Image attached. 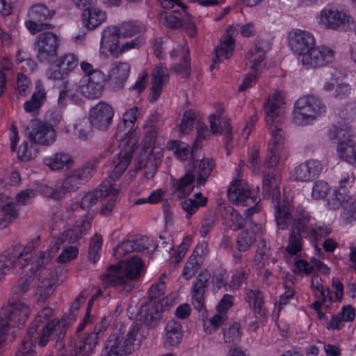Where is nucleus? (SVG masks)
<instances>
[{"label":"nucleus","mask_w":356,"mask_h":356,"mask_svg":"<svg viewBox=\"0 0 356 356\" xmlns=\"http://www.w3.org/2000/svg\"><path fill=\"white\" fill-rule=\"evenodd\" d=\"M85 25L90 29H93L100 25L106 19V14L98 8L91 7L82 13Z\"/></svg>","instance_id":"a19ab883"},{"label":"nucleus","mask_w":356,"mask_h":356,"mask_svg":"<svg viewBox=\"0 0 356 356\" xmlns=\"http://www.w3.org/2000/svg\"><path fill=\"white\" fill-rule=\"evenodd\" d=\"M315 223V219L308 212L303 209H298L292 221L291 229L307 238L310 236L312 233H314Z\"/></svg>","instance_id":"5701e85b"},{"label":"nucleus","mask_w":356,"mask_h":356,"mask_svg":"<svg viewBox=\"0 0 356 356\" xmlns=\"http://www.w3.org/2000/svg\"><path fill=\"white\" fill-rule=\"evenodd\" d=\"M280 179L274 174L264 173L263 177V191L266 195H271L273 201L280 197Z\"/></svg>","instance_id":"c03bdc74"},{"label":"nucleus","mask_w":356,"mask_h":356,"mask_svg":"<svg viewBox=\"0 0 356 356\" xmlns=\"http://www.w3.org/2000/svg\"><path fill=\"white\" fill-rule=\"evenodd\" d=\"M225 218L227 220L232 222L229 227L234 230L243 228L247 222L245 218H243L240 213L232 207H227L226 209Z\"/></svg>","instance_id":"13d9d810"},{"label":"nucleus","mask_w":356,"mask_h":356,"mask_svg":"<svg viewBox=\"0 0 356 356\" xmlns=\"http://www.w3.org/2000/svg\"><path fill=\"white\" fill-rule=\"evenodd\" d=\"M229 200L236 205L242 207L254 204L257 200L256 193L243 180L235 179L228 189Z\"/></svg>","instance_id":"dca6fc26"},{"label":"nucleus","mask_w":356,"mask_h":356,"mask_svg":"<svg viewBox=\"0 0 356 356\" xmlns=\"http://www.w3.org/2000/svg\"><path fill=\"white\" fill-rule=\"evenodd\" d=\"M205 252L202 246H197L186 261L182 275L188 280L193 277L201 268L205 259Z\"/></svg>","instance_id":"bb28decb"},{"label":"nucleus","mask_w":356,"mask_h":356,"mask_svg":"<svg viewBox=\"0 0 356 356\" xmlns=\"http://www.w3.org/2000/svg\"><path fill=\"white\" fill-rule=\"evenodd\" d=\"M131 70V65L127 62H115L112 64V67L107 76L112 80L117 88L123 87L124 83L127 80Z\"/></svg>","instance_id":"7c9ffc66"},{"label":"nucleus","mask_w":356,"mask_h":356,"mask_svg":"<svg viewBox=\"0 0 356 356\" xmlns=\"http://www.w3.org/2000/svg\"><path fill=\"white\" fill-rule=\"evenodd\" d=\"M152 76L149 100L151 102H155L160 97L164 83L168 79V70L162 63H159L156 65Z\"/></svg>","instance_id":"b1692460"},{"label":"nucleus","mask_w":356,"mask_h":356,"mask_svg":"<svg viewBox=\"0 0 356 356\" xmlns=\"http://www.w3.org/2000/svg\"><path fill=\"white\" fill-rule=\"evenodd\" d=\"M293 205L286 200H278L277 202L275 216L276 225L279 229L284 230L288 228L289 222L291 219Z\"/></svg>","instance_id":"2f4dec72"},{"label":"nucleus","mask_w":356,"mask_h":356,"mask_svg":"<svg viewBox=\"0 0 356 356\" xmlns=\"http://www.w3.org/2000/svg\"><path fill=\"white\" fill-rule=\"evenodd\" d=\"M60 284V275L58 270L44 271L40 275L35 293L38 296V300L44 302L54 291L56 287Z\"/></svg>","instance_id":"aec40b11"},{"label":"nucleus","mask_w":356,"mask_h":356,"mask_svg":"<svg viewBox=\"0 0 356 356\" xmlns=\"http://www.w3.org/2000/svg\"><path fill=\"white\" fill-rule=\"evenodd\" d=\"M92 128L93 125L89 119L81 120L74 126V134L80 140H87L92 136Z\"/></svg>","instance_id":"603ef678"},{"label":"nucleus","mask_w":356,"mask_h":356,"mask_svg":"<svg viewBox=\"0 0 356 356\" xmlns=\"http://www.w3.org/2000/svg\"><path fill=\"white\" fill-rule=\"evenodd\" d=\"M38 239L39 237L24 247L15 245L0 256V280L12 271L30 266L29 271L35 273L49 264L54 255L52 250L40 251L34 257L32 256V252L38 246Z\"/></svg>","instance_id":"f257e3e1"},{"label":"nucleus","mask_w":356,"mask_h":356,"mask_svg":"<svg viewBox=\"0 0 356 356\" xmlns=\"http://www.w3.org/2000/svg\"><path fill=\"white\" fill-rule=\"evenodd\" d=\"M246 296L250 302H252L255 318L260 322H264L266 318V309L261 292L257 289H247Z\"/></svg>","instance_id":"c9c22d12"},{"label":"nucleus","mask_w":356,"mask_h":356,"mask_svg":"<svg viewBox=\"0 0 356 356\" xmlns=\"http://www.w3.org/2000/svg\"><path fill=\"white\" fill-rule=\"evenodd\" d=\"M304 236L290 229L289 236L288 245L286 247V251L290 254L295 255L300 252L302 248V238Z\"/></svg>","instance_id":"864d4df0"},{"label":"nucleus","mask_w":356,"mask_h":356,"mask_svg":"<svg viewBox=\"0 0 356 356\" xmlns=\"http://www.w3.org/2000/svg\"><path fill=\"white\" fill-rule=\"evenodd\" d=\"M3 216L0 218V229L6 228L18 216V211L13 200L9 197L0 208Z\"/></svg>","instance_id":"49530a36"},{"label":"nucleus","mask_w":356,"mask_h":356,"mask_svg":"<svg viewBox=\"0 0 356 356\" xmlns=\"http://www.w3.org/2000/svg\"><path fill=\"white\" fill-rule=\"evenodd\" d=\"M182 339L181 324L170 320L165 326V344L168 346H177Z\"/></svg>","instance_id":"79ce46f5"},{"label":"nucleus","mask_w":356,"mask_h":356,"mask_svg":"<svg viewBox=\"0 0 356 356\" xmlns=\"http://www.w3.org/2000/svg\"><path fill=\"white\" fill-rule=\"evenodd\" d=\"M50 324L54 327L52 329V337L56 339V343L61 342L66 334L65 323L58 320L53 319L50 321Z\"/></svg>","instance_id":"338daca9"},{"label":"nucleus","mask_w":356,"mask_h":356,"mask_svg":"<svg viewBox=\"0 0 356 356\" xmlns=\"http://www.w3.org/2000/svg\"><path fill=\"white\" fill-rule=\"evenodd\" d=\"M161 22L168 28L177 29L181 26V21L176 13L166 12L161 16Z\"/></svg>","instance_id":"774afa93"},{"label":"nucleus","mask_w":356,"mask_h":356,"mask_svg":"<svg viewBox=\"0 0 356 356\" xmlns=\"http://www.w3.org/2000/svg\"><path fill=\"white\" fill-rule=\"evenodd\" d=\"M252 231L248 229L241 232L237 240L238 250L239 251L245 252L248 250L256 241V232L261 230V227L254 224L251 225Z\"/></svg>","instance_id":"a18cd8bd"},{"label":"nucleus","mask_w":356,"mask_h":356,"mask_svg":"<svg viewBox=\"0 0 356 356\" xmlns=\"http://www.w3.org/2000/svg\"><path fill=\"white\" fill-rule=\"evenodd\" d=\"M234 49V40L230 35L227 36L224 42L218 45L212 57V64L210 66L211 70L215 69L217 64L223 61L224 59H228L232 56Z\"/></svg>","instance_id":"f704fd0d"},{"label":"nucleus","mask_w":356,"mask_h":356,"mask_svg":"<svg viewBox=\"0 0 356 356\" xmlns=\"http://www.w3.org/2000/svg\"><path fill=\"white\" fill-rule=\"evenodd\" d=\"M334 60V52L329 47H314L311 51L302 57L301 62L307 68H317L332 63Z\"/></svg>","instance_id":"a211bd4d"},{"label":"nucleus","mask_w":356,"mask_h":356,"mask_svg":"<svg viewBox=\"0 0 356 356\" xmlns=\"http://www.w3.org/2000/svg\"><path fill=\"white\" fill-rule=\"evenodd\" d=\"M30 309L22 302H10L0 311V350L11 327L20 328L30 315Z\"/></svg>","instance_id":"423d86ee"},{"label":"nucleus","mask_w":356,"mask_h":356,"mask_svg":"<svg viewBox=\"0 0 356 356\" xmlns=\"http://www.w3.org/2000/svg\"><path fill=\"white\" fill-rule=\"evenodd\" d=\"M194 118L193 111H188L184 113L179 126V131L181 134H188L193 129Z\"/></svg>","instance_id":"69168bd1"},{"label":"nucleus","mask_w":356,"mask_h":356,"mask_svg":"<svg viewBox=\"0 0 356 356\" xmlns=\"http://www.w3.org/2000/svg\"><path fill=\"white\" fill-rule=\"evenodd\" d=\"M224 343L228 345H236L241 339L239 326L234 324L228 329L223 330Z\"/></svg>","instance_id":"bf43d9fd"},{"label":"nucleus","mask_w":356,"mask_h":356,"mask_svg":"<svg viewBox=\"0 0 356 356\" xmlns=\"http://www.w3.org/2000/svg\"><path fill=\"white\" fill-rule=\"evenodd\" d=\"M97 161H90L80 168L70 171L65 178L54 187L45 186L43 193L54 200H61L67 193L75 192L81 185L87 182L92 176L97 167Z\"/></svg>","instance_id":"7ed1b4c3"},{"label":"nucleus","mask_w":356,"mask_h":356,"mask_svg":"<svg viewBox=\"0 0 356 356\" xmlns=\"http://www.w3.org/2000/svg\"><path fill=\"white\" fill-rule=\"evenodd\" d=\"M132 151L131 147L128 151L118 152L114 156L112 160L113 170L109 177L111 181L118 180L127 168L132 159Z\"/></svg>","instance_id":"cd10ccee"},{"label":"nucleus","mask_w":356,"mask_h":356,"mask_svg":"<svg viewBox=\"0 0 356 356\" xmlns=\"http://www.w3.org/2000/svg\"><path fill=\"white\" fill-rule=\"evenodd\" d=\"M326 112L323 100L314 95H305L295 104L292 114L293 122L300 126L310 124Z\"/></svg>","instance_id":"0eeeda50"},{"label":"nucleus","mask_w":356,"mask_h":356,"mask_svg":"<svg viewBox=\"0 0 356 356\" xmlns=\"http://www.w3.org/2000/svg\"><path fill=\"white\" fill-rule=\"evenodd\" d=\"M270 248L267 246L266 242L261 240L257 250L254 257V261L257 265L263 266L268 261Z\"/></svg>","instance_id":"680f3d73"},{"label":"nucleus","mask_w":356,"mask_h":356,"mask_svg":"<svg viewBox=\"0 0 356 356\" xmlns=\"http://www.w3.org/2000/svg\"><path fill=\"white\" fill-rule=\"evenodd\" d=\"M289 45L295 54L303 57L315 46V39L312 34L307 31L295 30L290 33Z\"/></svg>","instance_id":"412c9836"},{"label":"nucleus","mask_w":356,"mask_h":356,"mask_svg":"<svg viewBox=\"0 0 356 356\" xmlns=\"http://www.w3.org/2000/svg\"><path fill=\"white\" fill-rule=\"evenodd\" d=\"M264 42L257 41L250 48L247 55L246 65L250 69L258 72L266 53Z\"/></svg>","instance_id":"e433bc0d"},{"label":"nucleus","mask_w":356,"mask_h":356,"mask_svg":"<svg viewBox=\"0 0 356 356\" xmlns=\"http://www.w3.org/2000/svg\"><path fill=\"white\" fill-rule=\"evenodd\" d=\"M102 246V236L95 234L90 240L88 250V259L92 263H96L99 257V252Z\"/></svg>","instance_id":"6e6d98bb"},{"label":"nucleus","mask_w":356,"mask_h":356,"mask_svg":"<svg viewBox=\"0 0 356 356\" xmlns=\"http://www.w3.org/2000/svg\"><path fill=\"white\" fill-rule=\"evenodd\" d=\"M140 115V108L138 106H134L127 111L123 115L122 122L119 124L117 130L118 134H122V136L127 135L133 129L135 122Z\"/></svg>","instance_id":"37998d69"},{"label":"nucleus","mask_w":356,"mask_h":356,"mask_svg":"<svg viewBox=\"0 0 356 356\" xmlns=\"http://www.w3.org/2000/svg\"><path fill=\"white\" fill-rule=\"evenodd\" d=\"M339 157L348 163H356V143H341L337 146Z\"/></svg>","instance_id":"8fccbe9b"},{"label":"nucleus","mask_w":356,"mask_h":356,"mask_svg":"<svg viewBox=\"0 0 356 356\" xmlns=\"http://www.w3.org/2000/svg\"><path fill=\"white\" fill-rule=\"evenodd\" d=\"M109 189L110 180L104 181L97 188L87 193L83 197L80 203L81 209L83 210L90 209L100 199L108 195Z\"/></svg>","instance_id":"c85d7f7f"},{"label":"nucleus","mask_w":356,"mask_h":356,"mask_svg":"<svg viewBox=\"0 0 356 356\" xmlns=\"http://www.w3.org/2000/svg\"><path fill=\"white\" fill-rule=\"evenodd\" d=\"M143 268V264L138 257H133L126 264L111 266L102 277L108 285L115 287L120 293H127L132 290V281L138 279Z\"/></svg>","instance_id":"20e7f679"},{"label":"nucleus","mask_w":356,"mask_h":356,"mask_svg":"<svg viewBox=\"0 0 356 356\" xmlns=\"http://www.w3.org/2000/svg\"><path fill=\"white\" fill-rule=\"evenodd\" d=\"M98 342L95 334H88L86 337L80 338L74 346L75 355L91 356L95 353Z\"/></svg>","instance_id":"58836bf2"},{"label":"nucleus","mask_w":356,"mask_h":356,"mask_svg":"<svg viewBox=\"0 0 356 356\" xmlns=\"http://www.w3.org/2000/svg\"><path fill=\"white\" fill-rule=\"evenodd\" d=\"M113 115L114 110L111 105L105 102H99L90 108L88 119L94 128L106 131L112 124Z\"/></svg>","instance_id":"6ab92c4d"},{"label":"nucleus","mask_w":356,"mask_h":356,"mask_svg":"<svg viewBox=\"0 0 356 356\" xmlns=\"http://www.w3.org/2000/svg\"><path fill=\"white\" fill-rule=\"evenodd\" d=\"M56 62L68 76L77 67L79 60L74 54L68 53L60 56Z\"/></svg>","instance_id":"5fc2aeb1"},{"label":"nucleus","mask_w":356,"mask_h":356,"mask_svg":"<svg viewBox=\"0 0 356 356\" xmlns=\"http://www.w3.org/2000/svg\"><path fill=\"white\" fill-rule=\"evenodd\" d=\"M150 243L145 236H140L131 240L123 241L115 249L118 257H123L132 252H143L149 249Z\"/></svg>","instance_id":"a878e982"},{"label":"nucleus","mask_w":356,"mask_h":356,"mask_svg":"<svg viewBox=\"0 0 356 356\" xmlns=\"http://www.w3.org/2000/svg\"><path fill=\"white\" fill-rule=\"evenodd\" d=\"M143 129V146L139 155L137 168H143L145 177L152 179L155 175L163 156L161 150L154 147L159 129L150 127H144Z\"/></svg>","instance_id":"39448f33"},{"label":"nucleus","mask_w":356,"mask_h":356,"mask_svg":"<svg viewBox=\"0 0 356 356\" xmlns=\"http://www.w3.org/2000/svg\"><path fill=\"white\" fill-rule=\"evenodd\" d=\"M118 29L120 31L121 35L129 38L140 33L143 26L137 22H126L122 23Z\"/></svg>","instance_id":"e2e57ef3"},{"label":"nucleus","mask_w":356,"mask_h":356,"mask_svg":"<svg viewBox=\"0 0 356 356\" xmlns=\"http://www.w3.org/2000/svg\"><path fill=\"white\" fill-rule=\"evenodd\" d=\"M120 35V31L116 26L107 27L102 35V48L107 49L113 55H118Z\"/></svg>","instance_id":"c756f323"},{"label":"nucleus","mask_w":356,"mask_h":356,"mask_svg":"<svg viewBox=\"0 0 356 356\" xmlns=\"http://www.w3.org/2000/svg\"><path fill=\"white\" fill-rule=\"evenodd\" d=\"M355 312L350 305L344 306L337 314L332 316L330 321H326L325 327L328 330H340L344 326L346 322L354 320Z\"/></svg>","instance_id":"473e14b6"},{"label":"nucleus","mask_w":356,"mask_h":356,"mask_svg":"<svg viewBox=\"0 0 356 356\" xmlns=\"http://www.w3.org/2000/svg\"><path fill=\"white\" fill-rule=\"evenodd\" d=\"M210 278V273L207 270H203L193 282L191 290L193 305L198 311H202L204 308V293Z\"/></svg>","instance_id":"4be33fe9"},{"label":"nucleus","mask_w":356,"mask_h":356,"mask_svg":"<svg viewBox=\"0 0 356 356\" xmlns=\"http://www.w3.org/2000/svg\"><path fill=\"white\" fill-rule=\"evenodd\" d=\"M170 148L173 150L176 157L181 161L186 160L190 154L189 147L178 140L171 141Z\"/></svg>","instance_id":"0e129e2a"},{"label":"nucleus","mask_w":356,"mask_h":356,"mask_svg":"<svg viewBox=\"0 0 356 356\" xmlns=\"http://www.w3.org/2000/svg\"><path fill=\"white\" fill-rule=\"evenodd\" d=\"M319 24L325 29L347 31L355 29L353 18L346 12L333 6H327L320 13Z\"/></svg>","instance_id":"9b49d317"},{"label":"nucleus","mask_w":356,"mask_h":356,"mask_svg":"<svg viewBox=\"0 0 356 356\" xmlns=\"http://www.w3.org/2000/svg\"><path fill=\"white\" fill-rule=\"evenodd\" d=\"M139 327L134 325L126 336L120 334L110 335L106 341L101 356H126L137 350L139 343H136Z\"/></svg>","instance_id":"6e6552de"},{"label":"nucleus","mask_w":356,"mask_h":356,"mask_svg":"<svg viewBox=\"0 0 356 356\" xmlns=\"http://www.w3.org/2000/svg\"><path fill=\"white\" fill-rule=\"evenodd\" d=\"M214 167V161L211 159H203L200 161L197 168L198 177L197 183L198 185L204 184Z\"/></svg>","instance_id":"3c124183"},{"label":"nucleus","mask_w":356,"mask_h":356,"mask_svg":"<svg viewBox=\"0 0 356 356\" xmlns=\"http://www.w3.org/2000/svg\"><path fill=\"white\" fill-rule=\"evenodd\" d=\"M59 44V38L53 32H44L39 34L34 42L37 59L40 63H50L57 56Z\"/></svg>","instance_id":"f8f14e48"},{"label":"nucleus","mask_w":356,"mask_h":356,"mask_svg":"<svg viewBox=\"0 0 356 356\" xmlns=\"http://www.w3.org/2000/svg\"><path fill=\"white\" fill-rule=\"evenodd\" d=\"M167 275L163 273L156 283L149 290L150 300L141 306L140 315L147 324L152 325L161 318L163 304L161 298L164 296L166 285L164 280Z\"/></svg>","instance_id":"1a4fd4ad"},{"label":"nucleus","mask_w":356,"mask_h":356,"mask_svg":"<svg viewBox=\"0 0 356 356\" xmlns=\"http://www.w3.org/2000/svg\"><path fill=\"white\" fill-rule=\"evenodd\" d=\"M54 13L44 4L33 5L28 11L29 19L26 20L25 26L33 35L53 29L54 26L45 21L51 19Z\"/></svg>","instance_id":"ddd939ff"},{"label":"nucleus","mask_w":356,"mask_h":356,"mask_svg":"<svg viewBox=\"0 0 356 356\" xmlns=\"http://www.w3.org/2000/svg\"><path fill=\"white\" fill-rule=\"evenodd\" d=\"M46 97L44 89L37 87V90L32 95L30 100L25 102L24 108L26 112L35 115L41 107Z\"/></svg>","instance_id":"09e8293b"},{"label":"nucleus","mask_w":356,"mask_h":356,"mask_svg":"<svg viewBox=\"0 0 356 356\" xmlns=\"http://www.w3.org/2000/svg\"><path fill=\"white\" fill-rule=\"evenodd\" d=\"M38 325H31L27 332V340H24V341L32 342L33 344L38 339V345L40 347L45 346L49 341L51 336H52V329L54 327L51 325L50 323H47L42 326L40 332H38Z\"/></svg>","instance_id":"72a5a7b5"},{"label":"nucleus","mask_w":356,"mask_h":356,"mask_svg":"<svg viewBox=\"0 0 356 356\" xmlns=\"http://www.w3.org/2000/svg\"><path fill=\"white\" fill-rule=\"evenodd\" d=\"M327 205L331 210H337L342 207L341 218L344 222H351L356 220V194L339 192L335 196H331L328 199Z\"/></svg>","instance_id":"4468645a"},{"label":"nucleus","mask_w":356,"mask_h":356,"mask_svg":"<svg viewBox=\"0 0 356 356\" xmlns=\"http://www.w3.org/2000/svg\"><path fill=\"white\" fill-rule=\"evenodd\" d=\"M49 168L54 171L66 170L73 165V160L68 154L63 152H58L47 157L44 161Z\"/></svg>","instance_id":"4c0bfd02"},{"label":"nucleus","mask_w":356,"mask_h":356,"mask_svg":"<svg viewBox=\"0 0 356 356\" xmlns=\"http://www.w3.org/2000/svg\"><path fill=\"white\" fill-rule=\"evenodd\" d=\"M118 189L110 182V189L108 195L104 196L103 198H108L107 202L102 206L101 213L104 216H108L111 214L115 206L116 199L118 195Z\"/></svg>","instance_id":"4d7b16f0"},{"label":"nucleus","mask_w":356,"mask_h":356,"mask_svg":"<svg viewBox=\"0 0 356 356\" xmlns=\"http://www.w3.org/2000/svg\"><path fill=\"white\" fill-rule=\"evenodd\" d=\"M80 67L86 74L83 83L79 87L81 93L88 99L99 98L107 81V75L87 61L81 62Z\"/></svg>","instance_id":"9d476101"},{"label":"nucleus","mask_w":356,"mask_h":356,"mask_svg":"<svg viewBox=\"0 0 356 356\" xmlns=\"http://www.w3.org/2000/svg\"><path fill=\"white\" fill-rule=\"evenodd\" d=\"M181 51V63L175 65L172 70L176 73L180 74L184 78H188L191 75V65L188 60L189 49L187 46H178L170 52L171 58L174 57L175 52Z\"/></svg>","instance_id":"ea45409f"},{"label":"nucleus","mask_w":356,"mask_h":356,"mask_svg":"<svg viewBox=\"0 0 356 356\" xmlns=\"http://www.w3.org/2000/svg\"><path fill=\"white\" fill-rule=\"evenodd\" d=\"M211 131L213 134H221L224 136L225 146L229 154L232 148V134L229 119L224 115V110L222 107L216 108L215 113L209 117Z\"/></svg>","instance_id":"f3484780"},{"label":"nucleus","mask_w":356,"mask_h":356,"mask_svg":"<svg viewBox=\"0 0 356 356\" xmlns=\"http://www.w3.org/2000/svg\"><path fill=\"white\" fill-rule=\"evenodd\" d=\"M26 131L31 140L42 145H50L56 138L52 125L38 120H31Z\"/></svg>","instance_id":"2eb2a0df"},{"label":"nucleus","mask_w":356,"mask_h":356,"mask_svg":"<svg viewBox=\"0 0 356 356\" xmlns=\"http://www.w3.org/2000/svg\"><path fill=\"white\" fill-rule=\"evenodd\" d=\"M322 165L317 160H309L300 164L294 170V177L298 181H307L318 176L322 170Z\"/></svg>","instance_id":"393cba45"},{"label":"nucleus","mask_w":356,"mask_h":356,"mask_svg":"<svg viewBox=\"0 0 356 356\" xmlns=\"http://www.w3.org/2000/svg\"><path fill=\"white\" fill-rule=\"evenodd\" d=\"M195 175L186 172L184 177L177 180L175 193L180 199L189 195L194 187Z\"/></svg>","instance_id":"de8ad7c7"},{"label":"nucleus","mask_w":356,"mask_h":356,"mask_svg":"<svg viewBox=\"0 0 356 356\" xmlns=\"http://www.w3.org/2000/svg\"><path fill=\"white\" fill-rule=\"evenodd\" d=\"M283 104L282 93L275 91L269 97L264 106L266 127L271 136L266 159V163L270 168H275L278 165L280 154L284 148L283 117L281 109Z\"/></svg>","instance_id":"f03ea898"},{"label":"nucleus","mask_w":356,"mask_h":356,"mask_svg":"<svg viewBox=\"0 0 356 356\" xmlns=\"http://www.w3.org/2000/svg\"><path fill=\"white\" fill-rule=\"evenodd\" d=\"M217 312L209 321L204 323V329L209 334L216 331L227 318V314L220 312Z\"/></svg>","instance_id":"052dcab7"}]
</instances>
